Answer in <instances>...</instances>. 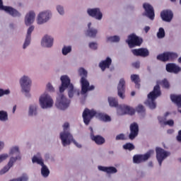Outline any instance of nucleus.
<instances>
[{
    "mask_svg": "<svg viewBox=\"0 0 181 181\" xmlns=\"http://www.w3.org/2000/svg\"><path fill=\"white\" fill-rule=\"evenodd\" d=\"M143 7L145 9L146 16H147V17L151 21H153L155 18V11H153V7H152V6L148 3H145L143 5Z\"/></svg>",
    "mask_w": 181,
    "mask_h": 181,
    "instance_id": "23",
    "label": "nucleus"
},
{
    "mask_svg": "<svg viewBox=\"0 0 181 181\" xmlns=\"http://www.w3.org/2000/svg\"><path fill=\"white\" fill-rule=\"evenodd\" d=\"M131 95H132V97H134V95H135V92L134 91L132 92Z\"/></svg>",
    "mask_w": 181,
    "mask_h": 181,
    "instance_id": "64",
    "label": "nucleus"
},
{
    "mask_svg": "<svg viewBox=\"0 0 181 181\" xmlns=\"http://www.w3.org/2000/svg\"><path fill=\"white\" fill-rule=\"evenodd\" d=\"M138 132H139V127L136 123H132L130 125V134L129 136V139H135L138 136Z\"/></svg>",
    "mask_w": 181,
    "mask_h": 181,
    "instance_id": "24",
    "label": "nucleus"
},
{
    "mask_svg": "<svg viewBox=\"0 0 181 181\" xmlns=\"http://www.w3.org/2000/svg\"><path fill=\"white\" fill-rule=\"evenodd\" d=\"M46 88H47V90L49 91V93H54L55 91L54 87H53V85H52L51 83H47Z\"/></svg>",
    "mask_w": 181,
    "mask_h": 181,
    "instance_id": "52",
    "label": "nucleus"
},
{
    "mask_svg": "<svg viewBox=\"0 0 181 181\" xmlns=\"http://www.w3.org/2000/svg\"><path fill=\"white\" fill-rule=\"evenodd\" d=\"M157 37L158 39H163L165 37V30L163 28H160L157 33Z\"/></svg>",
    "mask_w": 181,
    "mask_h": 181,
    "instance_id": "47",
    "label": "nucleus"
},
{
    "mask_svg": "<svg viewBox=\"0 0 181 181\" xmlns=\"http://www.w3.org/2000/svg\"><path fill=\"white\" fill-rule=\"evenodd\" d=\"M131 80L133 81V83H135L136 87L139 88V84H138V83H139V76L133 74L131 76Z\"/></svg>",
    "mask_w": 181,
    "mask_h": 181,
    "instance_id": "44",
    "label": "nucleus"
},
{
    "mask_svg": "<svg viewBox=\"0 0 181 181\" xmlns=\"http://www.w3.org/2000/svg\"><path fill=\"white\" fill-rule=\"evenodd\" d=\"M41 175L43 177H47L50 175V170L46 165H41Z\"/></svg>",
    "mask_w": 181,
    "mask_h": 181,
    "instance_id": "37",
    "label": "nucleus"
},
{
    "mask_svg": "<svg viewBox=\"0 0 181 181\" xmlns=\"http://www.w3.org/2000/svg\"><path fill=\"white\" fill-rule=\"evenodd\" d=\"M39 108V106L37 105V103H32L28 107V117H36L37 116V110Z\"/></svg>",
    "mask_w": 181,
    "mask_h": 181,
    "instance_id": "28",
    "label": "nucleus"
},
{
    "mask_svg": "<svg viewBox=\"0 0 181 181\" xmlns=\"http://www.w3.org/2000/svg\"><path fill=\"white\" fill-rule=\"evenodd\" d=\"M79 83L81 87V94L82 95H86L88 91H93L95 88L94 85L90 86V81L84 77L81 78Z\"/></svg>",
    "mask_w": 181,
    "mask_h": 181,
    "instance_id": "7",
    "label": "nucleus"
},
{
    "mask_svg": "<svg viewBox=\"0 0 181 181\" xmlns=\"http://www.w3.org/2000/svg\"><path fill=\"white\" fill-rule=\"evenodd\" d=\"M53 16V13L50 10H43L40 11L37 14V17L35 19V23L37 26H42V25H45L47 23L52 19Z\"/></svg>",
    "mask_w": 181,
    "mask_h": 181,
    "instance_id": "5",
    "label": "nucleus"
},
{
    "mask_svg": "<svg viewBox=\"0 0 181 181\" xmlns=\"http://www.w3.org/2000/svg\"><path fill=\"white\" fill-rule=\"evenodd\" d=\"M107 101L109 103L110 107L117 108V111L118 112V107L119 106L118 105V99L114 97H109Z\"/></svg>",
    "mask_w": 181,
    "mask_h": 181,
    "instance_id": "35",
    "label": "nucleus"
},
{
    "mask_svg": "<svg viewBox=\"0 0 181 181\" xmlns=\"http://www.w3.org/2000/svg\"><path fill=\"white\" fill-rule=\"evenodd\" d=\"M15 160H16V158H9L7 165H6L1 170H0V176H2V175H5V173H8V172H9L11 168L15 165Z\"/></svg>",
    "mask_w": 181,
    "mask_h": 181,
    "instance_id": "26",
    "label": "nucleus"
},
{
    "mask_svg": "<svg viewBox=\"0 0 181 181\" xmlns=\"http://www.w3.org/2000/svg\"><path fill=\"white\" fill-rule=\"evenodd\" d=\"M136 110L137 112H144L145 111V108L142 106V105H139Z\"/></svg>",
    "mask_w": 181,
    "mask_h": 181,
    "instance_id": "56",
    "label": "nucleus"
},
{
    "mask_svg": "<svg viewBox=\"0 0 181 181\" xmlns=\"http://www.w3.org/2000/svg\"><path fill=\"white\" fill-rule=\"evenodd\" d=\"M167 132H168V134H173L174 130L173 129H168Z\"/></svg>",
    "mask_w": 181,
    "mask_h": 181,
    "instance_id": "62",
    "label": "nucleus"
},
{
    "mask_svg": "<svg viewBox=\"0 0 181 181\" xmlns=\"http://www.w3.org/2000/svg\"><path fill=\"white\" fill-rule=\"evenodd\" d=\"M73 138V134L70 132L62 131L59 133V139L64 146L70 145Z\"/></svg>",
    "mask_w": 181,
    "mask_h": 181,
    "instance_id": "10",
    "label": "nucleus"
},
{
    "mask_svg": "<svg viewBox=\"0 0 181 181\" xmlns=\"http://www.w3.org/2000/svg\"><path fill=\"white\" fill-rule=\"evenodd\" d=\"M140 66H141V63L139 62H136L133 63V67H135L136 69H139Z\"/></svg>",
    "mask_w": 181,
    "mask_h": 181,
    "instance_id": "58",
    "label": "nucleus"
},
{
    "mask_svg": "<svg viewBox=\"0 0 181 181\" xmlns=\"http://www.w3.org/2000/svg\"><path fill=\"white\" fill-rule=\"evenodd\" d=\"M56 11L60 15V16H64L66 15V11H64V6L58 4L56 6Z\"/></svg>",
    "mask_w": 181,
    "mask_h": 181,
    "instance_id": "43",
    "label": "nucleus"
},
{
    "mask_svg": "<svg viewBox=\"0 0 181 181\" xmlns=\"http://www.w3.org/2000/svg\"><path fill=\"white\" fill-rule=\"evenodd\" d=\"M11 94V90L9 89L4 90L0 88V97H4V95H9Z\"/></svg>",
    "mask_w": 181,
    "mask_h": 181,
    "instance_id": "49",
    "label": "nucleus"
},
{
    "mask_svg": "<svg viewBox=\"0 0 181 181\" xmlns=\"http://www.w3.org/2000/svg\"><path fill=\"white\" fill-rule=\"evenodd\" d=\"M160 16L165 22H170L173 19V13L170 10H165L161 12Z\"/></svg>",
    "mask_w": 181,
    "mask_h": 181,
    "instance_id": "29",
    "label": "nucleus"
},
{
    "mask_svg": "<svg viewBox=\"0 0 181 181\" xmlns=\"http://www.w3.org/2000/svg\"><path fill=\"white\" fill-rule=\"evenodd\" d=\"M170 114V112H166L163 116H159L158 117V119L160 122V124H161V125H165V122H166V119L168 118V117H169V115Z\"/></svg>",
    "mask_w": 181,
    "mask_h": 181,
    "instance_id": "41",
    "label": "nucleus"
},
{
    "mask_svg": "<svg viewBox=\"0 0 181 181\" xmlns=\"http://www.w3.org/2000/svg\"><path fill=\"white\" fill-rule=\"evenodd\" d=\"M149 30H151V27H150V26H146V27L144 28V32H145L146 33H148L149 32Z\"/></svg>",
    "mask_w": 181,
    "mask_h": 181,
    "instance_id": "61",
    "label": "nucleus"
},
{
    "mask_svg": "<svg viewBox=\"0 0 181 181\" xmlns=\"http://www.w3.org/2000/svg\"><path fill=\"white\" fill-rule=\"evenodd\" d=\"M87 13L91 18H94L96 21H101L103 19V12L100 8H88Z\"/></svg>",
    "mask_w": 181,
    "mask_h": 181,
    "instance_id": "16",
    "label": "nucleus"
},
{
    "mask_svg": "<svg viewBox=\"0 0 181 181\" xmlns=\"http://www.w3.org/2000/svg\"><path fill=\"white\" fill-rule=\"evenodd\" d=\"M177 140L178 142H181V130L178 133V136H177Z\"/></svg>",
    "mask_w": 181,
    "mask_h": 181,
    "instance_id": "60",
    "label": "nucleus"
},
{
    "mask_svg": "<svg viewBox=\"0 0 181 181\" xmlns=\"http://www.w3.org/2000/svg\"><path fill=\"white\" fill-rule=\"evenodd\" d=\"M132 53L134 56H141V57H146L149 56V51L146 48L132 49Z\"/></svg>",
    "mask_w": 181,
    "mask_h": 181,
    "instance_id": "25",
    "label": "nucleus"
},
{
    "mask_svg": "<svg viewBox=\"0 0 181 181\" xmlns=\"http://www.w3.org/2000/svg\"><path fill=\"white\" fill-rule=\"evenodd\" d=\"M63 131H65L66 132H70V124L68 122L64 124Z\"/></svg>",
    "mask_w": 181,
    "mask_h": 181,
    "instance_id": "53",
    "label": "nucleus"
},
{
    "mask_svg": "<svg viewBox=\"0 0 181 181\" xmlns=\"http://www.w3.org/2000/svg\"><path fill=\"white\" fill-rule=\"evenodd\" d=\"M170 98L178 108H181V95H171Z\"/></svg>",
    "mask_w": 181,
    "mask_h": 181,
    "instance_id": "36",
    "label": "nucleus"
},
{
    "mask_svg": "<svg viewBox=\"0 0 181 181\" xmlns=\"http://www.w3.org/2000/svg\"><path fill=\"white\" fill-rule=\"evenodd\" d=\"M127 43H128L129 47H135V46H141L142 44V39L136 36L135 34H132L128 36L127 40Z\"/></svg>",
    "mask_w": 181,
    "mask_h": 181,
    "instance_id": "13",
    "label": "nucleus"
},
{
    "mask_svg": "<svg viewBox=\"0 0 181 181\" xmlns=\"http://www.w3.org/2000/svg\"><path fill=\"white\" fill-rule=\"evenodd\" d=\"M73 49L71 45H64L62 49V53L63 56H67L69 53H71V50Z\"/></svg>",
    "mask_w": 181,
    "mask_h": 181,
    "instance_id": "39",
    "label": "nucleus"
},
{
    "mask_svg": "<svg viewBox=\"0 0 181 181\" xmlns=\"http://www.w3.org/2000/svg\"><path fill=\"white\" fill-rule=\"evenodd\" d=\"M97 118H98V119H100V121H103V122H111V117H110L107 114L98 112Z\"/></svg>",
    "mask_w": 181,
    "mask_h": 181,
    "instance_id": "34",
    "label": "nucleus"
},
{
    "mask_svg": "<svg viewBox=\"0 0 181 181\" xmlns=\"http://www.w3.org/2000/svg\"><path fill=\"white\" fill-rule=\"evenodd\" d=\"M174 124H175V122L173 121V119H169L165 122L164 125H169V127H173Z\"/></svg>",
    "mask_w": 181,
    "mask_h": 181,
    "instance_id": "57",
    "label": "nucleus"
},
{
    "mask_svg": "<svg viewBox=\"0 0 181 181\" xmlns=\"http://www.w3.org/2000/svg\"><path fill=\"white\" fill-rule=\"evenodd\" d=\"M88 47L91 49V50H97V49H98V43L95 42H90L88 44Z\"/></svg>",
    "mask_w": 181,
    "mask_h": 181,
    "instance_id": "48",
    "label": "nucleus"
},
{
    "mask_svg": "<svg viewBox=\"0 0 181 181\" xmlns=\"http://www.w3.org/2000/svg\"><path fill=\"white\" fill-rule=\"evenodd\" d=\"M61 80V86H59V93H64L67 88L70 87V86H73V83H71V80L70 79V77L67 75H63L60 77Z\"/></svg>",
    "mask_w": 181,
    "mask_h": 181,
    "instance_id": "11",
    "label": "nucleus"
},
{
    "mask_svg": "<svg viewBox=\"0 0 181 181\" xmlns=\"http://www.w3.org/2000/svg\"><path fill=\"white\" fill-rule=\"evenodd\" d=\"M0 11H4L6 13L10 15L13 18H21L22 13L12 6H4V1L0 0Z\"/></svg>",
    "mask_w": 181,
    "mask_h": 181,
    "instance_id": "6",
    "label": "nucleus"
},
{
    "mask_svg": "<svg viewBox=\"0 0 181 181\" xmlns=\"http://www.w3.org/2000/svg\"><path fill=\"white\" fill-rule=\"evenodd\" d=\"M71 101L62 93L58 94L55 101V107L59 111L69 110Z\"/></svg>",
    "mask_w": 181,
    "mask_h": 181,
    "instance_id": "4",
    "label": "nucleus"
},
{
    "mask_svg": "<svg viewBox=\"0 0 181 181\" xmlns=\"http://www.w3.org/2000/svg\"><path fill=\"white\" fill-rule=\"evenodd\" d=\"M156 159L158 162V164L160 166H162V163L166 158L170 156V152L164 150L162 148L157 147L156 148Z\"/></svg>",
    "mask_w": 181,
    "mask_h": 181,
    "instance_id": "9",
    "label": "nucleus"
},
{
    "mask_svg": "<svg viewBox=\"0 0 181 181\" xmlns=\"http://www.w3.org/2000/svg\"><path fill=\"white\" fill-rule=\"evenodd\" d=\"M98 114V112L95 111V110H89V109H85L82 117L83 118V122L86 125H88L90 124V121L94 118V117H96L97 118V115Z\"/></svg>",
    "mask_w": 181,
    "mask_h": 181,
    "instance_id": "8",
    "label": "nucleus"
},
{
    "mask_svg": "<svg viewBox=\"0 0 181 181\" xmlns=\"http://www.w3.org/2000/svg\"><path fill=\"white\" fill-rule=\"evenodd\" d=\"M98 170H100V172H104L107 175H115V173H118V170L117 169V168L114 166L107 167V166L98 165Z\"/></svg>",
    "mask_w": 181,
    "mask_h": 181,
    "instance_id": "22",
    "label": "nucleus"
},
{
    "mask_svg": "<svg viewBox=\"0 0 181 181\" xmlns=\"http://www.w3.org/2000/svg\"><path fill=\"white\" fill-rule=\"evenodd\" d=\"M111 63H112V60L111 59V58L107 57L106 58V59L102 61L99 64V67L101 69V70L103 71H104V70H105V69H109L110 68V66H111Z\"/></svg>",
    "mask_w": 181,
    "mask_h": 181,
    "instance_id": "31",
    "label": "nucleus"
},
{
    "mask_svg": "<svg viewBox=\"0 0 181 181\" xmlns=\"http://www.w3.org/2000/svg\"><path fill=\"white\" fill-rule=\"evenodd\" d=\"M153 150L148 151L144 155H136L133 157L134 163H141V162H145V160H148L152 155H153Z\"/></svg>",
    "mask_w": 181,
    "mask_h": 181,
    "instance_id": "14",
    "label": "nucleus"
},
{
    "mask_svg": "<svg viewBox=\"0 0 181 181\" xmlns=\"http://www.w3.org/2000/svg\"><path fill=\"white\" fill-rule=\"evenodd\" d=\"M32 162L33 163H37V165H40V166H42L45 164L43 158H42V156H40V153H39L33 156Z\"/></svg>",
    "mask_w": 181,
    "mask_h": 181,
    "instance_id": "33",
    "label": "nucleus"
},
{
    "mask_svg": "<svg viewBox=\"0 0 181 181\" xmlns=\"http://www.w3.org/2000/svg\"><path fill=\"white\" fill-rule=\"evenodd\" d=\"M39 104L42 110H49L50 108H53V105H54V100L50 94L47 92H45L39 97Z\"/></svg>",
    "mask_w": 181,
    "mask_h": 181,
    "instance_id": "3",
    "label": "nucleus"
},
{
    "mask_svg": "<svg viewBox=\"0 0 181 181\" xmlns=\"http://www.w3.org/2000/svg\"><path fill=\"white\" fill-rule=\"evenodd\" d=\"M120 39L121 38L118 35L107 36L106 37V42H108L110 43H118Z\"/></svg>",
    "mask_w": 181,
    "mask_h": 181,
    "instance_id": "38",
    "label": "nucleus"
},
{
    "mask_svg": "<svg viewBox=\"0 0 181 181\" xmlns=\"http://www.w3.org/2000/svg\"><path fill=\"white\" fill-rule=\"evenodd\" d=\"M89 129L90 130V139L94 141L97 145H103V144L105 143V139L101 136H94L93 134V127H90Z\"/></svg>",
    "mask_w": 181,
    "mask_h": 181,
    "instance_id": "27",
    "label": "nucleus"
},
{
    "mask_svg": "<svg viewBox=\"0 0 181 181\" xmlns=\"http://www.w3.org/2000/svg\"><path fill=\"white\" fill-rule=\"evenodd\" d=\"M5 148V142L0 141V152Z\"/></svg>",
    "mask_w": 181,
    "mask_h": 181,
    "instance_id": "59",
    "label": "nucleus"
},
{
    "mask_svg": "<svg viewBox=\"0 0 181 181\" xmlns=\"http://www.w3.org/2000/svg\"><path fill=\"white\" fill-rule=\"evenodd\" d=\"M36 11L30 10L27 12L24 17V23L25 26H30V25H33L35 23V21H36Z\"/></svg>",
    "mask_w": 181,
    "mask_h": 181,
    "instance_id": "12",
    "label": "nucleus"
},
{
    "mask_svg": "<svg viewBox=\"0 0 181 181\" xmlns=\"http://www.w3.org/2000/svg\"><path fill=\"white\" fill-rule=\"evenodd\" d=\"M123 149H125L126 151H134V149H135V146L131 143H127L123 145Z\"/></svg>",
    "mask_w": 181,
    "mask_h": 181,
    "instance_id": "45",
    "label": "nucleus"
},
{
    "mask_svg": "<svg viewBox=\"0 0 181 181\" xmlns=\"http://www.w3.org/2000/svg\"><path fill=\"white\" fill-rule=\"evenodd\" d=\"M9 158V154L8 153H1L0 154V165L2 163V162H5L6 159Z\"/></svg>",
    "mask_w": 181,
    "mask_h": 181,
    "instance_id": "51",
    "label": "nucleus"
},
{
    "mask_svg": "<svg viewBox=\"0 0 181 181\" xmlns=\"http://www.w3.org/2000/svg\"><path fill=\"white\" fill-rule=\"evenodd\" d=\"M8 155H10V158H13L16 159L15 163L16 160H21L22 159V156H21V148L18 146H13L10 148Z\"/></svg>",
    "mask_w": 181,
    "mask_h": 181,
    "instance_id": "18",
    "label": "nucleus"
},
{
    "mask_svg": "<svg viewBox=\"0 0 181 181\" xmlns=\"http://www.w3.org/2000/svg\"><path fill=\"white\" fill-rule=\"evenodd\" d=\"M78 76H80L81 78H87V76H88V72L84 68H79L78 69Z\"/></svg>",
    "mask_w": 181,
    "mask_h": 181,
    "instance_id": "42",
    "label": "nucleus"
},
{
    "mask_svg": "<svg viewBox=\"0 0 181 181\" xmlns=\"http://www.w3.org/2000/svg\"><path fill=\"white\" fill-rule=\"evenodd\" d=\"M54 42V38L52 35L46 34L41 39V46L49 49L53 47Z\"/></svg>",
    "mask_w": 181,
    "mask_h": 181,
    "instance_id": "17",
    "label": "nucleus"
},
{
    "mask_svg": "<svg viewBox=\"0 0 181 181\" xmlns=\"http://www.w3.org/2000/svg\"><path fill=\"white\" fill-rule=\"evenodd\" d=\"M117 114L119 115H124L125 114L134 115V114H135V110L127 105H120L117 107Z\"/></svg>",
    "mask_w": 181,
    "mask_h": 181,
    "instance_id": "15",
    "label": "nucleus"
},
{
    "mask_svg": "<svg viewBox=\"0 0 181 181\" xmlns=\"http://www.w3.org/2000/svg\"><path fill=\"white\" fill-rule=\"evenodd\" d=\"M88 30L86 32V36L95 39L97 35H98V30L93 27V23L88 22L87 24Z\"/></svg>",
    "mask_w": 181,
    "mask_h": 181,
    "instance_id": "21",
    "label": "nucleus"
},
{
    "mask_svg": "<svg viewBox=\"0 0 181 181\" xmlns=\"http://www.w3.org/2000/svg\"><path fill=\"white\" fill-rule=\"evenodd\" d=\"M159 84L164 88H169L170 84L168 80L163 79V81H158L157 85L154 87L153 90L148 95V100L145 102L146 105L150 107L151 110H155L156 108V102L155 100L160 95V88Z\"/></svg>",
    "mask_w": 181,
    "mask_h": 181,
    "instance_id": "1",
    "label": "nucleus"
},
{
    "mask_svg": "<svg viewBox=\"0 0 181 181\" xmlns=\"http://www.w3.org/2000/svg\"><path fill=\"white\" fill-rule=\"evenodd\" d=\"M16 111V105H14L13 107V114H15V112Z\"/></svg>",
    "mask_w": 181,
    "mask_h": 181,
    "instance_id": "63",
    "label": "nucleus"
},
{
    "mask_svg": "<svg viewBox=\"0 0 181 181\" xmlns=\"http://www.w3.org/2000/svg\"><path fill=\"white\" fill-rule=\"evenodd\" d=\"M117 95L119 98L124 100L125 98V79L123 78H120L117 85Z\"/></svg>",
    "mask_w": 181,
    "mask_h": 181,
    "instance_id": "20",
    "label": "nucleus"
},
{
    "mask_svg": "<svg viewBox=\"0 0 181 181\" xmlns=\"http://www.w3.org/2000/svg\"><path fill=\"white\" fill-rule=\"evenodd\" d=\"M8 112L5 110L0 111V122H6L8 121Z\"/></svg>",
    "mask_w": 181,
    "mask_h": 181,
    "instance_id": "40",
    "label": "nucleus"
},
{
    "mask_svg": "<svg viewBox=\"0 0 181 181\" xmlns=\"http://www.w3.org/2000/svg\"><path fill=\"white\" fill-rule=\"evenodd\" d=\"M166 70L168 73H174V74H177L180 73L181 68L180 66L176 65V64H168L166 65Z\"/></svg>",
    "mask_w": 181,
    "mask_h": 181,
    "instance_id": "30",
    "label": "nucleus"
},
{
    "mask_svg": "<svg viewBox=\"0 0 181 181\" xmlns=\"http://www.w3.org/2000/svg\"><path fill=\"white\" fill-rule=\"evenodd\" d=\"M71 142L74 143V144L75 145V146H76V148H78L79 149H81V148H83V146L81 145V144L77 142V141L74 139V137L72 139Z\"/></svg>",
    "mask_w": 181,
    "mask_h": 181,
    "instance_id": "54",
    "label": "nucleus"
},
{
    "mask_svg": "<svg viewBox=\"0 0 181 181\" xmlns=\"http://www.w3.org/2000/svg\"><path fill=\"white\" fill-rule=\"evenodd\" d=\"M125 139V135L124 134H120L116 136V141H122Z\"/></svg>",
    "mask_w": 181,
    "mask_h": 181,
    "instance_id": "55",
    "label": "nucleus"
},
{
    "mask_svg": "<svg viewBox=\"0 0 181 181\" xmlns=\"http://www.w3.org/2000/svg\"><path fill=\"white\" fill-rule=\"evenodd\" d=\"M67 88L69 98H73L74 95H80V90L74 88V86L70 85Z\"/></svg>",
    "mask_w": 181,
    "mask_h": 181,
    "instance_id": "32",
    "label": "nucleus"
},
{
    "mask_svg": "<svg viewBox=\"0 0 181 181\" xmlns=\"http://www.w3.org/2000/svg\"><path fill=\"white\" fill-rule=\"evenodd\" d=\"M31 39H32V37H25V42L23 45V49H26V47H28V46H29V45H30Z\"/></svg>",
    "mask_w": 181,
    "mask_h": 181,
    "instance_id": "50",
    "label": "nucleus"
},
{
    "mask_svg": "<svg viewBox=\"0 0 181 181\" xmlns=\"http://www.w3.org/2000/svg\"><path fill=\"white\" fill-rule=\"evenodd\" d=\"M19 84L21 88V93H23L27 98H30V88H32V78L28 75H23L19 79Z\"/></svg>",
    "mask_w": 181,
    "mask_h": 181,
    "instance_id": "2",
    "label": "nucleus"
},
{
    "mask_svg": "<svg viewBox=\"0 0 181 181\" xmlns=\"http://www.w3.org/2000/svg\"><path fill=\"white\" fill-rule=\"evenodd\" d=\"M177 54L175 52H164L163 54H159L157 57L158 60L161 62H168V60H173L177 59Z\"/></svg>",
    "mask_w": 181,
    "mask_h": 181,
    "instance_id": "19",
    "label": "nucleus"
},
{
    "mask_svg": "<svg viewBox=\"0 0 181 181\" xmlns=\"http://www.w3.org/2000/svg\"><path fill=\"white\" fill-rule=\"evenodd\" d=\"M33 30H35V25L31 24L27 30V34L25 37H32V32H33Z\"/></svg>",
    "mask_w": 181,
    "mask_h": 181,
    "instance_id": "46",
    "label": "nucleus"
}]
</instances>
